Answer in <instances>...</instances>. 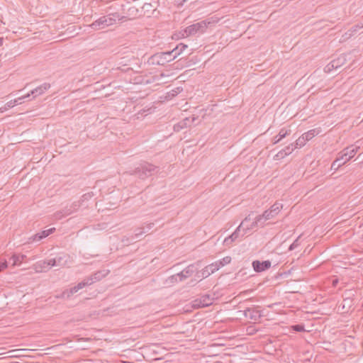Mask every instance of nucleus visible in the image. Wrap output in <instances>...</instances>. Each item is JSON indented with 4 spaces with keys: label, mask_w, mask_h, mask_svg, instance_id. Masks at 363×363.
Instances as JSON below:
<instances>
[{
    "label": "nucleus",
    "mask_w": 363,
    "mask_h": 363,
    "mask_svg": "<svg viewBox=\"0 0 363 363\" xmlns=\"http://www.w3.org/2000/svg\"><path fill=\"white\" fill-rule=\"evenodd\" d=\"M109 273V269L99 270L92 274L91 276L84 278L82 281L79 282L74 287H72L69 290L64 291L60 296H57V298H69L79 290L83 289L85 286L91 285L95 282L99 281L103 278L106 277Z\"/></svg>",
    "instance_id": "obj_1"
},
{
    "label": "nucleus",
    "mask_w": 363,
    "mask_h": 363,
    "mask_svg": "<svg viewBox=\"0 0 363 363\" xmlns=\"http://www.w3.org/2000/svg\"><path fill=\"white\" fill-rule=\"evenodd\" d=\"M282 207L283 205L281 203L275 202L269 209L266 210L262 215L257 216L255 218V221L251 223L250 226L247 228V230H251L259 226L263 227L264 221L277 216Z\"/></svg>",
    "instance_id": "obj_2"
},
{
    "label": "nucleus",
    "mask_w": 363,
    "mask_h": 363,
    "mask_svg": "<svg viewBox=\"0 0 363 363\" xmlns=\"http://www.w3.org/2000/svg\"><path fill=\"white\" fill-rule=\"evenodd\" d=\"M123 18V17H121L117 13H111L107 16L100 17L91 24L89 25V27L94 30L105 29L116 23V21L121 20Z\"/></svg>",
    "instance_id": "obj_3"
},
{
    "label": "nucleus",
    "mask_w": 363,
    "mask_h": 363,
    "mask_svg": "<svg viewBox=\"0 0 363 363\" xmlns=\"http://www.w3.org/2000/svg\"><path fill=\"white\" fill-rule=\"evenodd\" d=\"M157 167L144 162L140 163L133 171L132 174H135L141 179H145L146 178L152 176L157 171Z\"/></svg>",
    "instance_id": "obj_4"
},
{
    "label": "nucleus",
    "mask_w": 363,
    "mask_h": 363,
    "mask_svg": "<svg viewBox=\"0 0 363 363\" xmlns=\"http://www.w3.org/2000/svg\"><path fill=\"white\" fill-rule=\"evenodd\" d=\"M175 59L172 52H161L152 55L148 60V62L153 65H164Z\"/></svg>",
    "instance_id": "obj_5"
},
{
    "label": "nucleus",
    "mask_w": 363,
    "mask_h": 363,
    "mask_svg": "<svg viewBox=\"0 0 363 363\" xmlns=\"http://www.w3.org/2000/svg\"><path fill=\"white\" fill-rule=\"evenodd\" d=\"M204 21L194 23L186 27L182 34V37L186 38L190 35H195L198 33H203Z\"/></svg>",
    "instance_id": "obj_6"
},
{
    "label": "nucleus",
    "mask_w": 363,
    "mask_h": 363,
    "mask_svg": "<svg viewBox=\"0 0 363 363\" xmlns=\"http://www.w3.org/2000/svg\"><path fill=\"white\" fill-rule=\"evenodd\" d=\"M347 62V55L345 54H342L336 59L332 60L330 63H328L324 68L325 72H330L333 69H337L345 65Z\"/></svg>",
    "instance_id": "obj_7"
},
{
    "label": "nucleus",
    "mask_w": 363,
    "mask_h": 363,
    "mask_svg": "<svg viewBox=\"0 0 363 363\" xmlns=\"http://www.w3.org/2000/svg\"><path fill=\"white\" fill-rule=\"evenodd\" d=\"M316 134V130L315 129L311 130L305 133H303L301 137H299L295 142V147H303L306 141L311 140Z\"/></svg>",
    "instance_id": "obj_8"
},
{
    "label": "nucleus",
    "mask_w": 363,
    "mask_h": 363,
    "mask_svg": "<svg viewBox=\"0 0 363 363\" xmlns=\"http://www.w3.org/2000/svg\"><path fill=\"white\" fill-rule=\"evenodd\" d=\"M359 148L352 145L347 147L339 153L340 157H342V161H345L346 163L356 155Z\"/></svg>",
    "instance_id": "obj_9"
},
{
    "label": "nucleus",
    "mask_w": 363,
    "mask_h": 363,
    "mask_svg": "<svg viewBox=\"0 0 363 363\" xmlns=\"http://www.w3.org/2000/svg\"><path fill=\"white\" fill-rule=\"evenodd\" d=\"M55 231V228H51L48 230H43L40 233H36L28 238V243L38 242L41 240L47 238L50 234L53 233Z\"/></svg>",
    "instance_id": "obj_10"
},
{
    "label": "nucleus",
    "mask_w": 363,
    "mask_h": 363,
    "mask_svg": "<svg viewBox=\"0 0 363 363\" xmlns=\"http://www.w3.org/2000/svg\"><path fill=\"white\" fill-rule=\"evenodd\" d=\"M198 265L199 264H190L181 272L178 273L179 274V281H182L186 278L191 277L194 272L199 273Z\"/></svg>",
    "instance_id": "obj_11"
},
{
    "label": "nucleus",
    "mask_w": 363,
    "mask_h": 363,
    "mask_svg": "<svg viewBox=\"0 0 363 363\" xmlns=\"http://www.w3.org/2000/svg\"><path fill=\"white\" fill-rule=\"evenodd\" d=\"M252 267L255 272H261L270 268L271 262L269 260L260 262L255 260L252 262Z\"/></svg>",
    "instance_id": "obj_12"
},
{
    "label": "nucleus",
    "mask_w": 363,
    "mask_h": 363,
    "mask_svg": "<svg viewBox=\"0 0 363 363\" xmlns=\"http://www.w3.org/2000/svg\"><path fill=\"white\" fill-rule=\"evenodd\" d=\"M242 229L241 226H238L237 229L228 237L225 238L223 244L226 246H230L234 241H235L240 236V232Z\"/></svg>",
    "instance_id": "obj_13"
},
{
    "label": "nucleus",
    "mask_w": 363,
    "mask_h": 363,
    "mask_svg": "<svg viewBox=\"0 0 363 363\" xmlns=\"http://www.w3.org/2000/svg\"><path fill=\"white\" fill-rule=\"evenodd\" d=\"M50 88V84L49 83H44L37 88L33 89L30 91V94L33 96V98H35L38 96L43 94L47 90Z\"/></svg>",
    "instance_id": "obj_14"
},
{
    "label": "nucleus",
    "mask_w": 363,
    "mask_h": 363,
    "mask_svg": "<svg viewBox=\"0 0 363 363\" xmlns=\"http://www.w3.org/2000/svg\"><path fill=\"white\" fill-rule=\"evenodd\" d=\"M244 315L245 317L254 320H257L261 317L258 310L250 308L244 311Z\"/></svg>",
    "instance_id": "obj_15"
},
{
    "label": "nucleus",
    "mask_w": 363,
    "mask_h": 363,
    "mask_svg": "<svg viewBox=\"0 0 363 363\" xmlns=\"http://www.w3.org/2000/svg\"><path fill=\"white\" fill-rule=\"evenodd\" d=\"M291 130L290 129H286L284 128H281L279 130V133L277 135L273 138L272 139V143L274 145L277 144L279 143L280 140H281L283 138H286L287 135H290Z\"/></svg>",
    "instance_id": "obj_16"
},
{
    "label": "nucleus",
    "mask_w": 363,
    "mask_h": 363,
    "mask_svg": "<svg viewBox=\"0 0 363 363\" xmlns=\"http://www.w3.org/2000/svg\"><path fill=\"white\" fill-rule=\"evenodd\" d=\"M363 28V22L362 23H358L353 27H352L350 30H348L342 37L345 39H349L352 35H354L360 28Z\"/></svg>",
    "instance_id": "obj_17"
},
{
    "label": "nucleus",
    "mask_w": 363,
    "mask_h": 363,
    "mask_svg": "<svg viewBox=\"0 0 363 363\" xmlns=\"http://www.w3.org/2000/svg\"><path fill=\"white\" fill-rule=\"evenodd\" d=\"M55 259L56 260L57 266L65 267L68 264L69 256L68 255H63L62 256L55 257Z\"/></svg>",
    "instance_id": "obj_18"
},
{
    "label": "nucleus",
    "mask_w": 363,
    "mask_h": 363,
    "mask_svg": "<svg viewBox=\"0 0 363 363\" xmlns=\"http://www.w3.org/2000/svg\"><path fill=\"white\" fill-rule=\"evenodd\" d=\"M26 258V255L23 254H14L11 257L10 260L12 261L13 265H19Z\"/></svg>",
    "instance_id": "obj_19"
},
{
    "label": "nucleus",
    "mask_w": 363,
    "mask_h": 363,
    "mask_svg": "<svg viewBox=\"0 0 363 363\" xmlns=\"http://www.w3.org/2000/svg\"><path fill=\"white\" fill-rule=\"evenodd\" d=\"M47 260H41L35 264L36 272H46L47 270L50 269L49 267H47Z\"/></svg>",
    "instance_id": "obj_20"
},
{
    "label": "nucleus",
    "mask_w": 363,
    "mask_h": 363,
    "mask_svg": "<svg viewBox=\"0 0 363 363\" xmlns=\"http://www.w3.org/2000/svg\"><path fill=\"white\" fill-rule=\"evenodd\" d=\"M220 265L218 264V262L213 263L211 264H209L208 266H206V272L208 273V275H206V277L208 275L213 274L216 271L218 270L220 268Z\"/></svg>",
    "instance_id": "obj_21"
},
{
    "label": "nucleus",
    "mask_w": 363,
    "mask_h": 363,
    "mask_svg": "<svg viewBox=\"0 0 363 363\" xmlns=\"http://www.w3.org/2000/svg\"><path fill=\"white\" fill-rule=\"evenodd\" d=\"M187 45L180 43L175 48H174L171 52H172L173 55H175V58L179 55L186 48Z\"/></svg>",
    "instance_id": "obj_22"
},
{
    "label": "nucleus",
    "mask_w": 363,
    "mask_h": 363,
    "mask_svg": "<svg viewBox=\"0 0 363 363\" xmlns=\"http://www.w3.org/2000/svg\"><path fill=\"white\" fill-rule=\"evenodd\" d=\"M345 164V161H342V157L340 156L331 164V169L337 170L340 166Z\"/></svg>",
    "instance_id": "obj_23"
},
{
    "label": "nucleus",
    "mask_w": 363,
    "mask_h": 363,
    "mask_svg": "<svg viewBox=\"0 0 363 363\" xmlns=\"http://www.w3.org/2000/svg\"><path fill=\"white\" fill-rule=\"evenodd\" d=\"M189 121V119L188 118H186L184 121L178 123L177 124L174 125V130L175 131H179L180 130L183 129L184 126L187 125V122Z\"/></svg>",
    "instance_id": "obj_24"
},
{
    "label": "nucleus",
    "mask_w": 363,
    "mask_h": 363,
    "mask_svg": "<svg viewBox=\"0 0 363 363\" xmlns=\"http://www.w3.org/2000/svg\"><path fill=\"white\" fill-rule=\"evenodd\" d=\"M251 216H252V214H249L247 216H246L245 218L241 222V223L240 225V226H241L242 228V230L244 231L242 236H244L245 234L248 230H247V228L250 226V225H247L246 228H244V225L246 224V223L248 221H250L252 219Z\"/></svg>",
    "instance_id": "obj_25"
},
{
    "label": "nucleus",
    "mask_w": 363,
    "mask_h": 363,
    "mask_svg": "<svg viewBox=\"0 0 363 363\" xmlns=\"http://www.w3.org/2000/svg\"><path fill=\"white\" fill-rule=\"evenodd\" d=\"M179 281V274L177 273L174 275L170 276L166 280L167 284H174Z\"/></svg>",
    "instance_id": "obj_26"
},
{
    "label": "nucleus",
    "mask_w": 363,
    "mask_h": 363,
    "mask_svg": "<svg viewBox=\"0 0 363 363\" xmlns=\"http://www.w3.org/2000/svg\"><path fill=\"white\" fill-rule=\"evenodd\" d=\"M16 106V101H10L7 102L4 106L0 108V113H4L7 110L13 108Z\"/></svg>",
    "instance_id": "obj_27"
},
{
    "label": "nucleus",
    "mask_w": 363,
    "mask_h": 363,
    "mask_svg": "<svg viewBox=\"0 0 363 363\" xmlns=\"http://www.w3.org/2000/svg\"><path fill=\"white\" fill-rule=\"evenodd\" d=\"M296 147H295V143H291L289 145L286 146L285 148H284V152H285L287 155H290L294 149H296Z\"/></svg>",
    "instance_id": "obj_28"
},
{
    "label": "nucleus",
    "mask_w": 363,
    "mask_h": 363,
    "mask_svg": "<svg viewBox=\"0 0 363 363\" xmlns=\"http://www.w3.org/2000/svg\"><path fill=\"white\" fill-rule=\"evenodd\" d=\"M231 261V257H229V256H227V257H225L224 258H223L222 260L218 262V264L220 265V267H223L228 264H229Z\"/></svg>",
    "instance_id": "obj_29"
},
{
    "label": "nucleus",
    "mask_w": 363,
    "mask_h": 363,
    "mask_svg": "<svg viewBox=\"0 0 363 363\" xmlns=\"http://www.w3.org/2000/svg\"><path fill=\"white\" fill-rule=\"evenodd\" d=\"M293 330L296 332H303L305 331L304 325L302 324H296L291 326Z\"/></svg>",
    "instance_id": "obj_30"
},
{
    "label": "nucleus",
    "mask_w": 363,
    "mask_h": 363,
    "mask_svg": "<svg viewBox=\"0 0 363 363\" xmlns=\"http://www.w3.org/2000/svg\"><path fill=\"white\" fill-rule=\"evenodd\" d=\"M73 211L71 209V208H69V209H65L64 210V214L62 215V216H60L62 213L61 212H58L56 215V216L58 218H61L63 216H69L70 215L71 213H72Z\"/></svg>",
    "instance_id": "obj_31"
},
{
    "label": "nucleus",
    "mask_w": 363,
    "mask_h": 363,
    "mask_svg": "<svg viewBox=\"0 0 363 363\" xmlns=\"http://www.w3.org/2000/svg\"><path fill=\"white\" fill-rule=\"evenodd\" d=\"M299 245L298 238L294 241V242L289 246V250L291 251L296 249Z\"/></svg>",
    "instance_id": "obj_32"
},
{
    "label": "nucleus",
    "mask_w": 363,
    "mask_h": 363,
    "mask_svg": "<svg viewBox=\"0 0 363 363\" xmlns=\"http://www.w3.org/2000/svg\"><path fill=\"white\" fill-rule=\"evenodd\" d=\"M47 267H49L50 269L52 267L57 266V262L55 258L47 260Z\"/></svg>",
    "instance_id": "obj_33"
},
{
    "label": "nucleus",
    "mask_w": 363,
    "mask_h": 363,
    "mask_svg": "<svg viewBox=\"0 0 363 363\" xmlns=\"http://www.w3.org/2000/svg\"><path fill=\"white\" fill-rule=\"evenodd\" d=\"M21 361H22L21 363H34L33 362H29V361L24 360V359H22ZM6 363H21V362L18 361H16V360H13V359H8Z\"/></svg>",
    "instance_id": "obj_34"
},
{
    "label": "nucleus",
    "mask_w": 363,
    "mask_h": 363,
    "mask_svg": "<svg viewBox=\"0 0 363 363\" xmlns=\"http://www.w3.org/2000/svg\"><path fill=\"white\" fill-rule=\"evenodd\" d=\"M146 231L143 230L142 228H138L135 230V237L138 238L139 236L142 235Z\"/></svg>",
    "instance_id": "obj_35"
},
{
    "label": "nucleus",
    "mask_w": 363,
    "mask_h": 363,
    "mask_svg": "<svg viewBox=\"0 0 363 363\" xmlns=\"http://www.w3.org/2000/svg\"><path fill=\"white\" fill-rule=\"evenodd\" d=\"M286 155L287 154L285 152H284V149H282L276 155L275 157L277 158H284Z\"/></svg>",
    "instance_id": "obj_36"
},
{
    "label": "nucleus",
    "mask_w": 363,
    "mask_h": 363,
    "mask_svg": "<svg viewBox=\"0 0 363 363\" xmlns=\"http://www.w3.org/2000/svg\"><path fill=\"white\" fill-rule=\"evenodd\" d=\"M213 304V302L209 298V296L206 295V303H205L206 308L209 307Z\"/></svg>",
    "instance_id": "obj_37"
},
{
    "label": "nucleus",
    "mask_w": 363,
    "mask_h": 363,
    "mask_svg": "<svg viewBox=\"0 0 363 363\" xmlns=\"http://www.w3.org/2000/svg\"><path fill=\"white\" fill-rule=\"evenodd\" d=\"M7 267V262L5 261L4 262H0V272L4 270Z\"/></svg>",
    "instance_id": "obj_38"
},
{
    "label": "nucleus",
    "mask_w": 363,
    "mask_h": 363,
    "mask_svg": "<svg viewBox=\"0 0 363 363\" xmlns=\"http://www.w3.org/2000/svg\"><path fill=\"white\" fill-rule=\"evenodd\" d=\"M22 100L23 99H22V98L21 96V97H18V98H17V99H16L14 100H11V101H16V104H21L22 103Z\"/></svg>",
    "instance_id": "obj_39"
},
{
    "label": "nucleus",
    "mask_w": 363,
    "mask_h": 363,
    "mask_svg": "<svg viewBox=\"0 0 363 363\" xmlns=\"http://www.w3.org/2000/svg\"><path fill=\"white\" fill-rule=\"evenodd\" d=\"M153 226H154V223H147V224L146 225V227H145V228L147 229V231H148V230H150V229H152Z\"/></svg>",
    "instance_id": "obj_40"
},
{
    "label": "nucleus",
    "mask_w": 363,
    "mask_h": 363,
    "mask_svg": "<svg viewBox=\"0 0 363 363\" xmlns=\"http://www.w3.org/2000/svg\"><path fill=\"white\" fill-rule=\"evenodd\" d=\"M30 95H32V94H30V93H28V94H26V95H24V96H21V98H22V99H23H23H26L29 98Z\"/></svg>",
    "instance_id": "obj_41"
},
{
    "label": "nucleus",
    "mask_w": 363,
    "mask_h": 363,
    "mask_svg": "<svg viewBox=\"0 0 363 363\" xmlns=\"http://www.w3.org/2000/svg\"><path fill=\"white\" fill-rule=\"evenodd\" d=\"M220 306L218 305H214L213 306V309L216 311V312H219L220 311V309H219Z\"/></svg>",
    "instance_id": "obj_42"
},
{
    "label": "nucleus",
    "mask_w": 363,
    "mask_h": 363,
    "mask_svg": "<svg viewBox=\"0 0 363 363\" xmlns=\"http://www.w3.org/2000/svg\"><path fill=\"white\" fill-rule=\"evenodd\" d=\"M4 41V38H0V46H1L3 45Z\"/></svg>",
    "instance_id": "obj_43"
},
{
    "label": "nucleus",
    "mask_w": 363,
    "mask_h": 363,
    "mask_svg": "<svg viewBox=\"0 0 363 363\" xmlns=\"http://www.w3.org/2000/svg\"><path fill=\"white\" fill-rule=\"evenodd\" d=\"M207 355H208V357H211V354H210V352H208V351L207 352H206V356H207Z\"/></svg>",
    "instance_id": "obj_44"
},
{
    "label": "nucleus",
    "mask_w": 363,
    "mask_h": 363,
    "mask_svg": "<svg viewBox=\"0 0 363 363\" xmlns=\"http://www.w3.org/2000/svg\"><path fill=\"white\" fill-rule=\"evenodd\" d=\"M121 363H131L130 362H128V361H121Z\"/></svg>",
    "instance_id": "obj_45"
},
{
    "label": "nucleus",
    "mask_w": 363,
    "mask_h": 363,
    "mask_svg": "<svg viewBox=\"0 0 363 363\" xmlns=\"http://www.w3.org/2000/svg\"><path fill=\"white\" fill-rule=\"evenodd\" d=\"M333 282V285H335V284L337 282V279H335V280H334Z\"/></svg>",
    "instance_id": "obj_46"
},
{
    "label": "nucleus",
    "mask_w": 363,
    "mask_h": 363,
    "mask_svg": "<svg viewBox=\"0 0 363 363\" xmlns=\"http://www.w3.org/2000/svg\"><path fill=\"white\" fill-rule=\"evenodd\" d=\"M213 363H221V362H220V361H219V360H216V361H214V362H213Z\"/></svg>",
    "instance_id": "obj_47"
},
{
    "label": "nucleus",
    "mask_w": 363,
    "mask_h": 363,
    "mask_svg": "<svg viewBox=\"0 0 363 363\" xmlns=\"http://www.w3.org/2000/svg\"><path fill=\"white\" fill-rule=\"evenodd\" d=\"M199 272L201 273L202 274H203V269H201V271Z\"/></svg>",
    "instance_id": "obj_48"
}]
</instances>
